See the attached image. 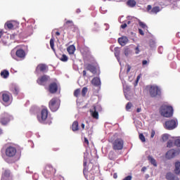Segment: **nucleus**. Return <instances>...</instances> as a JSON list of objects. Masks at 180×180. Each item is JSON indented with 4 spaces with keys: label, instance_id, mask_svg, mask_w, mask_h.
<instances>
[{
    "label": "nucleus",
    "instance_id": "f257e3e1",
    "mask_svg": "<svg viewBox=\"0 0 180 180\" xmlns=\"http://www.w3.org/2000/svg\"><path fill=\"white\" fill-rule=\"evenodd\" d=\"M111 144L114 151H122L124 147V141L122 138H117L111 141Z\"/></svg>",
    "mask_w": 180,
    "mask_h": 180
},
{
    "label": "nucleus",
    "instance_id": "f03ea898",
    "mask_svg": "<svg viewBox=\"0 0 180 180\" xmlns=\"http://www.w3.org/2000/svg\"><path fill=\"white\" fill-rule=\"evenodd\" d=\"M160 113L163 117H172L174 115V108L169 105H162L160 108Z\"/></svg>",
    "mask_w": 180,
    "mask_h": 180
},
{
    "label": "nucleus",
    "instance_id": "7ed1b4c3",
    "mask_svg": "<svg viewBox=\"0 0 180 180\" xmlns=\"http://www.w3.org/2000/svg\"><path fill=\"white\" fill-rule=\"evenodd\" d=\"M0 101H2L3 105L9 106L12 103V95L11 93L3 91L0 93Z\"/></svg>",
    "mask_w": 180,
    "mask_h": 180
},
{
    "label": "nucleus",
    "instance_id": "20e7f679",
    "mask_svg": "<svg viewBox=\"0 0 180 180\" xmlns=\"http://www.w3.org/2000/svg\"><path fill=\"white\" fill-rule=\"evenodd\" d=\"M149 91L151 98H155L156 96H161V89L157 85H149L146 86Z\"/></svg>",
    "mask_w": 180,
    "mask_h": 180
},
{
    "label": "nucleus",
    "instance_id": "39448f33",
    "mask_svg": "<svg viewBox=\"0 0 180 180\" xmlns=\"http://www.w3.org/2000/svg\"><path fill=\"white\" fill-rule=\"evenodd\" d=\"M61 102L57 98H53L49 103V108L51 112H57L60 109Z\"/></svg>",
    "mask_w": 180,
    "mask_h": 180
},
{
    "label": "nucleus",
    "instance_id": "423d86ee",
    "mask_svg": "<svg viewBox=\"0 0 180 180\" xmlns=\"http://www.w3.org/2000/svg\"><path fill=\"white\" fill-rule=\"evenodd\" d=\"M11 120H13V117L6 112L2 114L0 117V123L1 126H8Z\"/></svg>",
    "mask_w": 180,
    "mask_h": 180
},
{
    "label": "nucleus",
    "instance_id": "0eeeda50",
    "mask_svg": "<svg viewBox=\"0 0 180 180\" xmlns=\"http://www.w3.org/2000/svg\"><path fill=\"white\" fill-rule=\"evenodd\" d=\"M53 174H56V169L52 167L51 165H47L43 172V175L45 178H50Z\"/></svg>",
    "mask_w": 180,
    "mask_h": 180
},
{
    "label": "nucleus",
    "instance_id": "6e6552de",
    "mask_svg": "<svg viewBox=\"0 0 180 180\" xmlns=\"http://www.w3.org/2000/svg\"><path fill=\"white\" fill-rule=\"evenodd\" d=\"M178 125L176 120H169L165 122V127L167 130H174Z\"/></svg>",
    "mask_w": 180,
    "mask_h": 180
},
{
    "label": "nucleus",
    "instance_id": "1a4fd4ad",
    "mask_svg": "<svg viewBox=\"0 0 180 180\" xmlns=\"http://www.w3.org/2000/svg\"><path fill=\"white\" fill-rule=\"evenodd\" d=\"M18 153V150H16V148L13 146H8L6 148L5 154L6 157H8V158H13L15 155H16V153Z\"/></svg>",
    "mask_w": 180,
    "mask_h": 180
},
{
    "label": "nucleus",
    "instance_id": "9d476101",
    "mask_svg": "<svg viewBox=\"0 0 180 180\" xmlns=\"http://www.w3.org/2000/svg\"><path fill=\"white\" fill-rule=\"evenodd\" d=\"M49 116V110L47 108H44L41 110V113L37 115V120L40 123H43V122H46L47 117Z\"/></svg>",
    "mask_w": 180,
    "mask_h": 180
},
{
    "label": "nucleus",
    "instance_id": "9b49d317",
    "mask_svg": "<svg viewBox=\"0 0 180 180\" xmlns=\"http://www.w3.org/2000/svg\"><path fill=\"white\" fill-rule=\"evenodd\" d=\"M19 47V46L15 47V49H17L15 51V56L18 57V58H20V60H25V58H26V51Z\"/></svg>",
    "mask_w": 180,
    "mask_h": 180
},
{
    "label": "nucleus",
    "instance_id": "f8f14e48",
    "mask_svg": "<svg viewBox=\"0 0 180 180\" xmlns=\"http://www.w3.org/2000/svg\"><path fill=\"white\" fill-rule=\"evenodd\" d=\"M1 180H13L10 169H5L2 172Z\"/></svg>",
    "mask_w": 180,
    "mask_h": 180
},
{
    "label": "nucleus",
    "instance_id": "ddd939ff",
    "mask_svg": "<svg viewBox=\"0 0 180 180\" xmlns=\"http://www.w3.org/2000/svg\"><path fill=\"white\" fill-rule=\"evenodd\" d=\"M178 154H179V152H178L177 150L170 149L166 153L165 157L167 160H172V158H175Z\"/></svg>",
    "mask_w": 180,
    "mask_h": 180
},
{
    "label": "nucleus",
    "instance_id": "4468645a",
    "mask_svg": "<svg viewBox=\"0 0 180 180\" xmlns=\"http://www.w3.org/2000/svg\"><path fill=\"white\" fill-rule=\"evenodd\" d=\"M48 68H49L47 67V65H46V64L40 63L36 68L35 74L39 75V74H40V72H46V71H47Z\"/></svg>",
    "mask_w": 180,
    "mask_h": 180
},
{
    "label": "nucleus",
    "instance_id": "2eb2a0df",
    "mask_svg": "<svg viewBox=\"0 0 180 180\" xmlns=\"http://www.w3.org/2000/svg\"><path fill=\"white\" fill-rule=\"evenodd\" d=\"M49 79H50V77L44 75L41 77L37 79V84H39V85H46Z\"/></svg>",
    "mask_w": 180,
    "mask_h": 180
},
{
    "label": "nucleus",
    "instance_id": "dca6fc26",
    "mask_svg": "<svg viewBox=\"0 0 180 180\" xmlns=\"http://www.w3.org/2000/svg\"><path fill=\"white\" fill-rule=\"evenodd\" d=\"M58 91V85L56 82H52L49 85V92L50 94H56Z\"/></svg>",
    "mask_w": 180,
    "mask_h": 180
},
{
    "label": "nucleus",
    "instance_id": "f3484780",
    "mask_svg": "<svg viewBox=\"0 0 180 180\" xmlns=\"http://www.w3.org/2000/svg\"><path fill=\"white\" fill-rule=\"evenodd\" d=\"M174 172L175 175H180V161L176 160L174 163Z\"/></svg>",
    "mask_w": 180,
    "mask_h": 180
},
{
    "label": "nucleus",
    "instance_id": "a211bd4d",
    "mask_svg": "<svg viewBox=\"0 0 180 180\" xmlns=\"http://www.w3.org/2000/svg\"><path fill=\"white\" fill-rule=\"evenodd\" d=\"M165 178L167 180H179L178 176L174 174V173L169 172L166 174Z\"/></svg>",
    "mask_w": 180,
    "mask_h": 180
},
{
    "label": "nucleus",
    "instance_id": "6ab92c4d",
    "mask_svg": "<svg viewBox=\"0 0 180 180\" xmlns=\"http://www.w3.org/2000/svg\"><path fill=\"white\" fill-rule=\"evenodd\" d=\"M124 94L127 101H130V99H131V97L133 96V94L131 93V91H130V89L129 87L124 89Z\"/></svg>",
    "mask_w": 180,
    "mask_h": 180
},
{
    "label": "nucleus",
    "instance_id": "aec40b11",
    "mask_svg": "<svg viewBox=\"0 0 180 180\" xmlns=\"http://www.w3.org/2000/svg\"><path fill=\"white\" fill-rule=\"evenodd\" d=\"M118 43L120 44V46H126L127 43H129V39L127 37H122L118 39Z\"/></svg>",
    "mask_w": 180,
    "mask_h": 180
},
{
    "label": "nucleus",
    "instance_id": "412c9836",
    "mask_svg": "<svg viewBox=\"0 0 180 180\" xmlns=\"http://www.w3.org/2000/svg\"><path fill=\"white\" fill-rule=\"evenodd\" d=\"M65 25L68 29H74V30H77V27H75V25H74V22H72V20L66 21Z\"/></svg>",
    "mask_w": 180,
    "mask_h": 180
},
{
    "label": "nucleus",
    "instance_id": "4be33fe9",
    "mask_svg": "<svg viewBox=\"0 0 180 180\" xmlns=\"http://www.w3.org/2000/svg\"><path fill=\"white\" fill-rule=\"evenodd\" d=\"M94 110H90V113L94 119H99V113L96 111V107H94Z\"/></svg>",
    "mask_w": 180,
    "mask_h": 180
},
{
    "label": "nucleus",
    "instance_id": "5701e85b",
    "mask_svg": "<svg viewBox=\"0 0 180 180\" xmlns=\"http://www.w3.org/2000/svg\"><path fill=\"white\" fill-rule=\"evenodd\" d=\"M91 84H93L94 86H98L101 88V79L99 77H94L91 80Z\"/></svg>",
    "mask_w": 180,
    "mask_h": 180
},
{
    "label": "nucleus",
    "instance_id": "b1692460",
    "mask_svg": "<svg viewBox=\"0 0 180 180\" xmlns=\"http://www.w3.org/2000/svg\"><path fill=\"white\" fill-rule=\"evenodd\" d=\"M86 70H87V71H90V72H92L93 74L96 72V68L94 65L87 64Z\"/></svg>",
    "mask_w": 180,
    "mask_h": 180
},
{
    "label": "nucleus",
    "instance_id": "393cba45",
    "mask_svg": "<svg viewBox=\"0 0 180 180\" xmlns=\"http://www.w3.org/2000/svg\"><path fill=\"white\" fill-rule=\"evenodd\" d=\"M88 162V155H84V162H83V172L85 174V171H88V166H86V164Z\"/></svg>",
    "mask_w": 180,
    "mask_h": 180
},
{
    "label": "nucleus",
    "instance_id": "a878e982",
    "mask_svg": "<svg viewBox=\"0 0 180 180\" xmlns=\"http://www.w3.org/2000/svg\"><path fill=\"white\" fill-rule=\"evenodd\" d=\"M72 131H78V130H79V125L78 124V121H75L72 123Z\"/></svg>",
    "mask_w": 180,
    "mask_h": 180
},
{
    "label": "nucleus",
    "instance_id": "bb28decb",
    "mask_svg": "<svg viewBox=\"0 0 180 180\" xmlns=\"http://www.w3.org/2000/svg\"><path fill=\"white\" fill-rule=\"evenodd\" d=\"M127 6H129V8H134L136 5H137V2L135 1V0H128L127 2Z\"/></svg>",
    "mask_w": 180,
    "mask_h": 180
},
{
    "label": "nucleus",
    "instance_id": "cd10ccee",
    "mask_svg": "<svg viewBox=\"0 0 180 180\" xmlns=\"http://www.w3.org/2000/svg\"><path fill=\"white\" fill-rule=\"evenodd\" d=\"M108 158L110 160H116L117 158V155H116V153L113 150H110L109 154H108Z\"/></svg>",
    "mask_w": 180,
    "mask_h": 180
},
{
    "label": "nucleus",
    "instance_id": "c85d7f7f",
    "mask_svg": "<svg viewBox=\"0 0 180 180\" xmlns=\"http://www.w3.org/2000/svg\"><path fill=\"white\" fill-rule=\"evenodd\" d=\"M67 51L69 53V54H74L75 53V46L70 45L67 48Z\"/></svg>",
    "mask_w": 180,
    "mask_h": 180
},
{
    "label": "nucleus",
    "instance_id": "c756f323",
    "mask_svg": "<svg viewBox=\"0 0 180 180\" xmlns=\"http://www.w3.org/2000/svg\"><path fill=\"white\" fill-rule=\"evenodd\" d=\"M0 75L2 78L6 79L8 77H9V71L4 70L1 72Z\"/></svg>",
    "mask_w": 180,
    "mask_h": 180
},
{
    "label": "nucleus",
    "instance_id": "7c9ffc66",
    "mask_svg": "<svg viewBox=\"0 0 180 180\" xmlns=\"http://www.w3.org/2000/svg\"><path fill=\"white\" fill-rule=\"evenodd\" d=\"M148 160L150 162V164H152V165H153L154 167H157V161L155 160V159L153 158V156L149 155L148 157Z\"/></svg>",
    "mask_w": 180,
    "mask_h": 180
},
{
    "label": "nucleus",
    "instance_id": "2f4dec72",
    "mask_svg": "<svg viewBox=\"0 0 180 180\" xmlns=\"http://www.w3.org/2000/svg\"><path fill=\"white\" fill-rule=\"evenodd\" d=\"M160 11L161 9L160 8V6H155L150 11V13H155V15H157V13Z\"/></svg>",
    "mask_w": 180,
    "mask_h": 180
},
{
    "label": "nucleus",
    "instance_id": "473e14b6",
    "mask_svg": "<svg viewBox=\"0 0 180 180\" xmlns=\"http://www.w3.org/2000/svg\"><path fill=\"white\" fill-rule=\"evenodd\" d=\"M4 26L5 27H7V29H9L10 30L13 29V23H12L11 21L6 22Z\"/></svg>",
    "mask_w": 180,
    "mask_h": 180
},
{
    "label": "nucleus",
    "instance_id": "72a5a7b5",
    "mask_svg": "<svg viewBox=\"0 0 180 180\" xmlns=\"http://www.w3.org/2000/svg\"><path fill=\"white\" fill-rule=\"evenodd\" d=\"M19 92H20V89L18 86H15L13 90V94L14 95H19Z\"/></svg>",
    "mask_w": 180,
    "mask_h": 180
},
{
    "label": "nucleus",
    "instance_id": "f704fd0d",
    "mask_svg": "<svg viewBox=\"0 0 180 180\" xmlns=\"http://www.w3.org/2000/svg\"><path fill=\"white\" fill-rule=\"evenodd\" d=\"M139 25L142 29H148V27H147V25H146V23L141 22V20L139 21Z\"/></svg>",
    "mask_w": 180,
    "mask_h": 180
},
{
    "label": "nucleus",
    "instance_id": "c9c22d12",
    "mask_svg": "<svg viewBox=\"0 0 180 180\" xmlns=\"http://www.w3.org/2000/svg\"><path fill=\"white\" fill-rule=\"evenodd\" d=\"M86 92H88V88L84 87L82 90V96H86Z\"/></svg>",
    "mask_w": 180,
    "mask_h": 180
},
{
    "label": "nucleus",
    "instance_id": "e433bc0d",
    "mask_svg": "<svg viewBox=\"0 0 180 180\" xmlns=\"http://www.w3.org/2000/svg\"><path fill=\"white\" fill-rule=\"evenodd\" d=\"M79 94H81V89H77L74 91V96H75L76 98H78V96H79Z\"/></svg>",
    "mask_w": 180,
    "mask_h": 180
},
{
    "label": "nucleus",
    "instance_id": "4c0bfd02",
    "mask_svg": "<svg viewBox=\"0 0 180 180\" xmlns=\"http://www.w3.org/2000/svg\"><path fill=\"white\" fill-rule=\"evenodd\" d=\"M50 46H51V49L54 51V38H51L50 39Z\"/></svg>",
    "mask_w": 180,
    "mask_h": 180
},
{
    "label": "nucleus",
    "instance_id": "58836bf2",
    "mask_svg": "<svg viewBox=\"0 0 180 180\" xmlns=\"http://www.w3.org/2000/svg\"><path fill=\"white\" fill-rule=\"evenodd\" d=\"M60 61H63L64 63L68 61V57L66 56L65 54L62 55V57L60 58Z\"/></svg>",
    "mask_w": 180,
    "mask_h": 180
},
{
    "label": "nucleus",
    "instance_id": "ea45409f",
    "mask_svg": "<svg viewBox=\"0 0 180 180\" xmlns=\"http://www.w3.org/2000/svg\"><path fill=\"white\" fill-rule=\"evenodd\" d=\"M167 147L168 148H171L172 147H174V141H171V140H169L167 141Z\"/></svg>",
    "mask_w": 180,
    "mask_h": 180
},
{
    "label": "nucleus",
    "instance_id": "a19ab883",
    "mask_svg": "<svg viewBox=\"0 0 180 180\" xmlns=\"http://www.w3.org/2000/svg\"><path fill=\"white\" fill-rule=\"evenodd\" d=\"M131 53V51H130V49L126 48L124 49V53L126 56V57H127L129 56V54H130Z\"/></svg>",
    "mask_w": 180,
    "mask_h": 180
},
{
    "label": "nucleus",
    "instance_id": "79ce46f5",
    "mask_svg": "<svg viewBox=\"0 0 180 180\" xmlns=\"http://www.w3.org/2000/svg\"><path fill=\"white\" fill-rule=\"evenodd\" d=\"M169 136L167 134H163L162 136V141H167V140H168Z\"/></svg>",
    "mask_w": 180,
    "mask_h": 180
},
{
    "label": "nucleus",
    "instance_id": "37998d69",
    "mask_svg": "<svg viewBox=\"0 0 180 180\" xmlns=\"http://www.w3.org/2000/svg\"><path fill=\"white\" fill-rule=\"evenodd\" d=\"M84 147H89V141L86 137H84Z\"/></svg>",
    "mask_w": 180,
    "mask_h": 180
},
{
    "label": "nucleus",
    "instance_id": "c03bdc74",
    "mask_svg": "<svg viewBox=\"0 0 180 180\" xmlns=\"http://www.w3.org/2000/svg\"><path fill=\"white\" fill-rule=\"evenodd\" d=\"M120 55V51H119V49L117 48L115 49V57H119V56Z\"/></svg>",
    "mask_w": 180,
    "mask_h": 180
},
{
    "label": "nucleus",
    "instance_id": "a18cd8bd",
    "mask_svg": "<svg viewBox=\"0 0 180 180\" xmlns=\"http://www.w3.org/2000/svg\"><path fill=\"white\" fill-rule=\"evenodd\" d=\"M139 139H140V140H141V141L143 143H144L146 141V137L144 136V135L143 134H139Z\"/></svg>",
    "mask_w": 180,
    "mask_h": 180
},
{
    "label": "nucleus",
    "instance_id": "49530a36",
    "mask_svg": "<svg viewBox=\"0 0 180 180\" xmlns=\"http://www.w3.org/2000/svg\"><path fill=\"white\" fill-rule=\"evenodd\" d=\"M131 106H133V104L131 102H129L126 105V109L127 110H130V109H131Z\"/></svg>",
    "mask_w": 180,
    "mask_h": 180
},
{
    "label": "nucleus",
    "instance_id": "de8ad7c7",
    "mask_svg": "<svg viewBox=\"0 0 180 180\" xmlns=\"http://www.w3.org/2000/svg\"><path fill=\"white\" fill-rule=\"evenodd\" d=\"M174 145L176 146V147H180V139H177L174 141Z\"/></svg>",
    "mask_w": 180,
    "mask_h": 180
},
{
    "label": "nucleus",
    "instance_id": "09e8293b",
    "mask_svg": "<svg viewBox=\"0 0 180 180\" xmlns=\"http://www.w3.org/2000/svg\"><path fill=\"white\" fill-rule=\"evenodd\" d=\"M133 179V176H127L125 178H124L122 180H132Z\"/></svg>",
    "mask_w": 180,
    "mask_h": 180
},
{
    "label": "nucleus",
    "instance_id": "8fccbe9b",
    "mask_svg": "<svg viewBox=\"0 0 180 180\" xmlns=\"http://www.w3.org/2000/svg\"><path fill=\"white\" fill-rule=\"evenodd\" d=\"M155 136V131H154V130L153 129V130L151 131V134H150L151 139H153Z\"/></svg>",
    "mask_w": 180,
    "mask_h": 180
},
{
    "label": "nucleus",
    "instance_id": "3c124183",
    "mask_svg": "<svg viewBox=\"0 0 180 180\" xmlns=\"http://www.w3.org/2000/svg\"><path fill=\"white\" fill-rule=\"evenodd\" d=\"M135 53L136 54H139V53H140V49L139 48V46L136 47Z\"/></svg>",
    "mask_w": 180,
    "mask_h": 180
},
{
    "label": "nucleus",
    "instance_id": "603ef678",
    "mask_svg": "<svg viewBox=\"0 0 180 180\" xmlns=\"http://www.w3.org/2000/svg\"><path fill=\"white\" fill-rule=\"evenodd\" d=\"M139 34H141V36H144V31H143V30L139 29Z\"/></svg>",
    "mask_w": 180,
    "mask_h": 180
},
{
    "label": "nucleus",
    "instance_id": "864d4df0",
    "mask_svg": "<svg viewBox=\"0 0 180 180\" xmlns=\"http://www.w3.org/2000/svg\"><path fill=\"white\" fill-rule=\"evenodd\" d=\"M131 70V67L129 65H128L127 70V74H129V72H130Z\"/></svg>",
    "mask_w": 180,
    "mask_h": 180
},
{
    "label": "nucleus",
    "instance_id": "5fc2aeb1",
    "mask_svg": "<svg viewBox=\"0 0 180 180\" xmlns=\"http://www.w3.org/2000/svg\"><path fill=\"white\" fill-rule=\"evenodd\" d=\"M153 7L151 6V5H148L147 6V11L148 12H150V11H152Z\"/></svg>",
    "mask_w": 180,
    "mask_h": 180
},
{
    "label": "nucleus",
    "instance_id": "6e6d98bb",
    "mask_svg": "<svg viewBox=\"0 0 180 180\" xmlns=\"http://www.w3.org/2000/svg\"><path fill=\"white\" fill-rule=\"evenodd\" d=\"M127 27V23H124L121 25L122 29H126Z\"/></svg>",
    "mask_w": 180,
    "mask_h": 180
},
{
    "label": "nucleus",
    "instance_id": "4d7b16f0",
    "mask_svg": "<svg viewBox=\"0 0 180 180\" xmlns=\"http://www.w3.org/2000/svg\"><path fill=\"white\" fill-rule=\"evenodd\" d=\"M148 62L146 60L142 61L143 65H146V64H148Z\"/></svg>",
    "mask_w": 180,
    "mask_h": 180
},
{
    "label": "nucleus",
    "instance_id": "13d9d810",
    "mask_svg": "<svg viewBox=\"0 0 180 180\" xmlns=\"http://www.w3.org/2000/svg\"><path fill=\"white\" fill-rule=\"evenodd\" d=\"M117 178V174L115 173V174H113V179H116Z\"/></svg>",
    "mask_w": 180,
    "mask_h": 180
},
{
    "label": "nucleus",
    "instance_id": "bf43d9fd",
    "mask_svg": "<svg viewBox=\"0 0 180 180\" xmlns=\"http://www.w3.org/2000/svg\"><path fill=\"white\" fill-rule=\"evenodd\" d=\"M83 77H86V70H83Z\"/></svg>",
    "mask_w": 180,
    "mask_h": 180
},
{
    "label": "nucleus",
    "instance_id": "052dcab7",
    "mask_svg": "<svg viewBox=\"0 0 180 180\" xmlns=\"http://www.w3.org/2000/svg\"><path fill=\"white\" fill-rule=\"evenodd\" d=\"M81 127L82 130H85V124H82Z\"/></svg>",
    "mask_w": 180,
    "mask_h": 180
},
{
    "label": "nucleus",
    "instance_id": "680f3d73",
    "mask_svg": "<svg viewBox=\"0 0 180 180\" xmlns=\"http://www.w3.org/2000/svg\"><path fill=\"white\" fill-rule=\"evenodd\" d=\"M76 12H77V13H81V9L77 8V9L76 10Z\"/></svg>",
    "mask_w": 180,
    "mask_h": 180
},
{
    "label": "nucleus",
    "instance_id": "e2e57ef3",
    "mask_svg": "<svg viewBox=\"0 0 180 180\" xmlns=\"http://www.w3.org/2000/svg\"><path fill=\"white\" fill-rule=\"evenodd\" d=\"M136 112L137 113H140V112H141V108H137Z\"/></svg>",
    "mask_w": 180,
    "mask_h": 180
},
{
    "label": "nucleus",
    "instance_id": "0e129e2a",
    "mask_svg": "<svg viewBox=\"0 0 180 180\" xmlns=\"http://www.w3.org/2000/svg\"><path fill=\"white\" fill-rule=\"evenodd\" d=\"M3 34H4V32H2V30H0V39L1 37H2Z\"/></svg>",
    "mask_w": 180,
    "mask_h": 180
},
{
    "label": "nucleus",
    "instance_id": "69168bd1",
    "mask_svg": "<svg viewBox=\"0 0 180 180\" xmlns=\"http://www.w3.org/2000/svg\"><path fill=\"white\" fill-rule=\"evenodd\" d=\"M60 34L59 32H56V36H60Z\"/></svg>",
    "mask_w": 180,
    "mask_h": 180
},
{
    "label": "nucleus",
    "instance_id": "338daca9",
    "mask_svg": "<svg viewBox=\"0 0 180 180\" xmlns=\"http://www.w3.org/2000/svg\"><path fill=\"white\" fill-rule=\"evenodd\" d=\"M2 133H4V131L0 128V134H2Z\"/></svg>",
    "mask_w": 180,
    "mask_h": 180
},
{
    "label": "nucleus",
    "instance_id": "774afa93",
    "mask_svg": "<svg viewBox=\"0 0 180 180\" xmlns=\"http://www.w3.org/2000/svg\"><path fill=\"white\" fill-rule=\"evenodd\" d=\"M131 23V21H128L127 25H130Z\"/></svg>",
    "mask_w": 180,
    "mask_h": 180
}]
</instances>
